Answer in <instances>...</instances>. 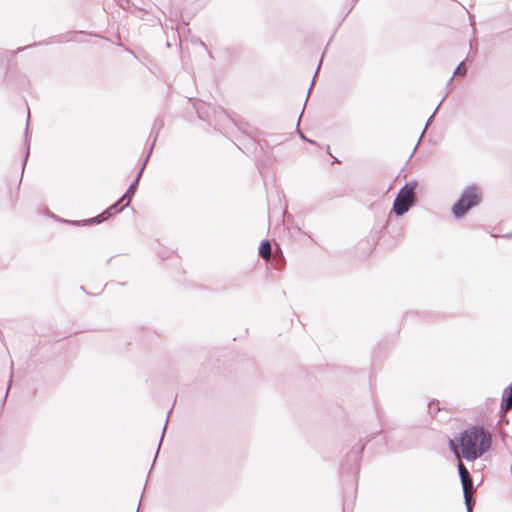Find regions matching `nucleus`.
<instances>
[{"label": "nucleus", "mask_w": 512, "mask_h": 512, "mask_svg": "<svg viewBox=\"0 0 512 512\" xmlns=\"http://www.w3.org/2000/svg\"><path fill=\"white\" fill-rule=\"evenodd\" d=\"M155 137H157V135H156ZM155 141H156V138H154V141H153V143H152V145H151V147H150V149H149V152H148V154H147V156H146V158H145V160H144V163H143V165H142V167H141L140 171L138 172V174H137V176H136V178H135L134 182L131 184V185H134V188H136V187H137V185H138V182H139V180H140V177H141V175H142V173H143V171H144V169H145L146 163L148 162V159H149V157H150V155H151V153H152V150H153V148H154Z\"/></svg>", "instance_id": "0eeeda50"}, {"label": "nucleus", "mask_w": 512, "mask_h": 512, "mask_svg": "<svg viewBox=\"0 0 512 512\" xmlns=\"http://www.w3.org/2000/svg\"><path fill=\"white\" fill-rule=\"evenodd\" d=\"M155 137H157V135H156ZM155 141H156V138H154V141H153V143H152V145H151V147H150V149H149V152H148V154H147V156H146V158H145V160H144V163H143V165H142V167H141L140 171L138 172V174H137V176H136V178H135L134 182L131 184V185H134V188H136V187H137V185H138V182H139V180H140V177H141V175H142V173H143V171H144V169H145L146 163L148 162V159H149V157H150V155H151V153H152V150H153V148H154Z\"/></svg>", "instance_id": "6e6552de"}, {"label": "nucleus", "mask_w": 512, "mask_h": 512, "mask_svg": "<svg viewBox=\"0 0 512 512\" xmlns=\"http://www.w3.org/2000/svg\"><path fill=\"white\" fill-rule=\"evenodd\" d=\"M461 484L463 488V493L473 492L474 487L471 475L465 478H461Z\"/></svg>", "instance_id": "1a4fd4ad"}, {"label": "nucleus", "mask_w": 512, "mask_h": 512, "mask_svg": "<svg viewBox=\"0 0 512 512\" xmlns=\"http://www.w3.org/2000/svg\"><path fill=\"white\" fill-rule=\"evenodd\" d=\"M512 408V383L503 391L501 411L507 412Z\"/></svg>", "instance_id": "39448f33"}, {"label": "nucleus", "mask_w": 512, "mask_h": 512, "mask_svg": "<svg viewBox=\"0 0 512 512\" xmlns=\"http://www.w3.org/2000/svg\"><path fill=\"white\" fill-rule=\"evenodd\" d=\"M259 255L265 259L268 260L271 257V244L268 240H264L261 242V245L259 247Z\"/></svg>", "instance_id": "423d86ee"}, {"label": "nucleus", "mask_w": 512, "mask_h": 512, "mask_svg": "<svg viewBox=\"0 0 512 512\" xmlns=\"http://www.w3.org/2000/svg\"><path fill=\"white\" fill-rule=\"evenodd\" d=\"M9 382H10V383L12 382V374L10 375Z\"/></svg>", "instance_id": "6ab92c4d"}, {"label": "nucleus", "mask_w": 512, "mask_h": 512, "mask_svg": "<svg viewBox=\"0 0 512 512\" xmlns=\"http://www.w3.org/2000/svg\"><path fill=\"white\" fill-rule=\"evenodd\" d=\"M122 201H118L117 203L111 205L107 210H105L102 214L98 215L97 217H94L92 219L89 220L90 223H96V224H99L105 220H107L108 218H110L111 216L119 213L120 211H122L124 208H126L129 203L131 202V197L128 198V201L122 205L121 207H119V204L121 203Z\"/></svg>", "instance_id": "20e7f679"}, {"label": "nucleus", "mask_w": 512, "mask_h": 512, "mask_svg": "<svg viewBox=\"0 0 512 512\" xmlns=\"http://www.w3.org/2000/svg\"><path fill=\"white\" fill-rule=\"evenodd\" d=\"M432 117H433V115H432L430 118H432ZM429 122H431V119H428V122H427V124H426V125H428V124H429Z\"/></svg>", "instance_id": "a211bd4d"}, {"label": "nucleus", "mask_w": 512, "mask_h": 512, "mask_svg": "<svg viewBox=\"0 0 512 512\" xmlns=\"http://www.w3.org/2000/svg\"><path fill=\"white\" fill-rule=\"evenodd\" d=\"M464 62L462 61L455 69L454 73H453V76L450 78L449 82L452 81L453 77L455 75H465L466 74V70L464 68H462Z\"/></svg>", "instance_id": "f8f14e48"}, {"label": "nucleus", "mask_w": 512, "mask_h": 512, "mask_svg": "<svg viewBox=\"0 0 512 512\" xmlns=\"http://www.w3.org/2000/svg\"><path fill=\"white\" fill-rule=\"evenodd\" d=\"M28 123L26 124V136H25V144L27 146V151H26V156H25V161L27 160L28 158V155H29V140H28Z\"/></svg>", "instance_id": "4468645a"}, {"label": "nucleus", "mask_w": 512, "mask_h": 512, "mask_svg": "<svg viewBox=\"0 0 512 512\" xmlns=\"http://www.w3.org/2000/svg\"><path fill=\"white\" fill-rule=\"evenodd\" d=\"M444 99H446V96H443V99H441L440 103L438 104V106L436 107L433 115L436 113L437 109L439 108V106L441 105L442 102H444Z\"/></svg>", "instance_id": "f3484780"}, {"label": "nucleus", "mask_w": 512, "mask_h": 512, "mask_svg": "<svg viewBox=\"0 0 512 512\" xmlns=\"http://www.w3.org/2000/svg\"><path fill=\"white\" fill-rule=\"evenodd\" d=\"M415 184L406 183L398 192L394 202L393 211L397 216L405 214L416 201Z\"/></svg>", "instance_id": "7ed1b4c3"}, {"label": "nucleus", "mask_w": 512, "mask_h": 512, "mask_svg": "<svg viewBox=\"0 0 512 512\" xmlns=\"http://www.w3.org/2000/svg\"><path fill=\"white\" fill-rule=\"evenodd\" d=\"M135 190L136 188H134V185H130L129 188H128V191L126 194H124L121 198H120V201H124V200H127L128 201V198L131 197L132 198V195L135 193Z\"/></svg>", "instance_id": "ddd939ff"}, {"label": "nucleus", "mask_w": 512, "mask_h": 512, "mask_svg": "<svg viewBox=\"0 0 512 512\" xmlns=\"http://www.w3.org/2000/svg\"><path fill=\"white\" fill-rule=\"evenodd\" d=\"M167 423H168V419L166 420V423H165V425H164V427H163L162 436H161V439H160V442H159V445H158V449H159V448H160V446H161V443H162V440H163V437H164V433H165V431H166Z\"/></svg>", "instance_id": "2eb2a0df"}, {"label": "nucleus", "mask_w": 512, "mask_h": 512, "mask_svg": "<svg viewBox=\"0 0 512 512\" xmlns=\"http://www.w3.org/2000/svg\"><path fill=\"white\" fill-rule=\"evenodd\" d=\"M444 99H446V96H443V99H441L440 103L438 104V106L436 107L433 115L436 113L437 109L439 108V106L441 105L442 102H444Z\"/></svg>", "instance_id": "dca6fc26"}, {"label": "nucleus", "mask_w": 512, "mask_h": 512, "mask_svg": "<svg viewBox=\"0 0 512 512\" xmlns=\"http://www.w3.org/2000/svg\"><path fill=\"white\" fill-rule=\"evenodd\" d=\"M460 449L453 440L449 441L450 449L455 457H463L467 461H474L485 454L491 446V435L482 427L472 426L464 430L459 438Z\"/></svg>", "instance_id": "f257e3e1"}, {"label": "nucleus", "mask_w": 512, "mask_h": 512, "mask_svg": "<svg viewBox=\"0 0 512 512\" xmlns=\"http://www.w3.org/2000/svg\"><path fill=\"white\" fill-rule=\"evenodd\" d=\"M467 512H472L475 501L472 497V492L463 493Z\"/></svg>", "instance_id": "9d476101"}, {"label": "nucleus", "mask_w": 512, "mask_h": 512, "mask_svg": "<svg viewBox=\"0 0 512 512\" xmlns=\"http://www.w3.org/2000/svg\"><path fill=\"white\" fill-rule=\"evenodd\" d=\"M481 201V191L476 186H470L463 190L460 199L453 205L452 213L456 218L463 217L466 212L477 206Z\"/></svg>", "instance_id": "f03ea898"}, {"label": "nucleus", "mask_w": 512, "mask_h": 512, "mask_svg": "<svg viewBox=\"0 0 512 512\" xmlns=\"http://www.w3.org/2000/svg\"><path fill=\"white\" fill-rule=\"evenodd\" d=\"M458 471H459L460 479L470 476L468 469L465 467V465L462 462H459V464H458Z\"/></svg>", "instance_id": "9b49d317"}]
</instances>
